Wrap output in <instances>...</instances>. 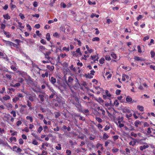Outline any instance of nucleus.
Masks as SVG:
<instances>
[{
  "mask_svg": "<svg viewBox=\"0 0 155 155\" xmlns=\"http://www.w3.org/2000/svg\"><path fill=\"white\" fill-rule=\"evenodd\" d=\"M125 78L128 79L129 77L128 75L124 74L122 75V80L123 81H125L126 80Z\"/></svg>",
  "mask_w": 155,
  "mask_h": 155,
  "instance_id": "1a4fd4ad",
  "label": "nucleus"
},
{
  "mask_svg": "<svg viewBox=\"0 0 155 155\" xmlns=\"http://www.w3.org/2000/svg\"><path fill=\"white\" fill-rule=\"evenodd\" d=\"M42 127L41 126L40 127L38 130V131L39 133H40L42 130Z\"/></svg>",
  "mask_w": 155,
  "mask_h": 155,
  "instance_id": "0e129e2a",
  "label": "nucleus"
},
{
  "mask_svg": "<svg viewBox=\"0 0 155 155\" xmlns=\"http://www.w3.org/2000/svg\"><path fill=\"white\" fill-rule=\"evenodd\" d=\"M53 35L54 37H56V38H59L60 37V35L57 32H55L54 33Z\"/></svg>",
  "mask_w": 155,
  "mask_h": 155,
  "instance_id": "7c9ffc66",
  "label": "nucleus"
},
{
  "mask_svg": "<svg viewBox=\"0 0 155 155\" xmlns=\"http://www.w3.org/2000/svg\"><path fill=\"white\" fill-rule=\"evenodd\" d=\"M60 30L61 31L64 32L65 31V29L63 27H61L60 28Z\"/></svg>",
  "mask_w": 155,
  "mask_h": 155,
  "instance_id": "09e8293b",
  "label": "nucleus"
},
{
  "mask_svg": "<svg viewBox=\"0 0 155 155\" xmlns=\"http://www.w3.org/2000/svg\"><path fill=\"white\" fill-rule=\"evenodd\" d=\"M19 16L20 17V18L22 19H23L25 18L24 15L21 13H20L19 14Z\"/></svg>",
  "mask_w": 155,
  "mask_h": 155,
  "instance_id": "49530a36",
  "label": "nucleus"
},
{
  "mask_svg": "<svg viewBox=\"0 0 155 155\" xmlns=\"http://www.w3.org/2000/svg\"><path fill=\"white\" fill-rule=\"evenodd\" d=\"M54 117L56 118H58L61 116V114L60 112H55L54 113Z\"/></svg>",
  "mask_w": 155,
  "mask_h": 155,
  "instance_id": "9d476101",
  "label": "nucleus"
},
{
  "mask_svg": "<svg viewBox=\"0 0 155 155\" xmlns=\"http://www.w3.org/2000/svg\"><path fill=\"white\" fill-rule=\"evenodd\" d=\"M55 148L58 150H61V145L60 144H58V146L55 147Z\"/></svg>",
  "mask_w": 155,
  "mask_h": 155,
  "instance_id": "c756f323",
  "label": "nucleus"
},
{
  "mask_svg": "<svg viewBox=\"0 0 155 155\" xmlns=\"http://www.w3.org/2000/svg\"><path fill=\"white\" fill-rule=\"evenodd\" d=\"M150 38L149 36L147 35L145 37L143 38V40L145 41L147 40H148Z\"/></svg>",
  "mask_w": 155,
  "mask_h": 155,
  "instance_id": "603ef678",
  "label": "nucleus"
},
{
  "mask_svg": "<svg viewBox=\"0 0 155 155\" xmlns=\"http://www.w3.org/2000/svg\"><path fill=\"white\" fill-rule=\"evenodd\" d=\"M54 101L55 102H57L59 104H60L61 106L65 104V101H64L62 99H61L60 98H58L57 101L55 100Z\"/></svg>",
  "mask_w": 155,
  "mask_h": 155,
  "instance_id": "7ed1b4c3",
  "label": "nucleus"
},
{
  "mask_svg": "<svg viewBox=\"0 0 155 155\" xmlns=\"http://www.w3.org/2000/svg\"><path fill=\"white\" fill-rule=\"evenodd\" d=\"M27 105L28 107L31 106L32 104L31 102H30L29 101H27Z\"/></svg>",
  "mask_w": 155,
  "mask_h": 155,
  "instance_id": "5fc2aeb1",
  "label": "nucleus"
},
{
  "mask_svg": "<svg viewBox=\"0 0 155 155\" xmlns=\"http://www.w3.org/2000/svg\"><path fill=\"white\" fill-rule=\"evenodd\" d=\"M23 131H25L26 132H28L29 131V130L28 128L26 127H25L23 130H22Z\"/></svg>",
  "mask_w": 155,
  "mask_h": 155,
  "instance_id": "338daca9",
  "label": "nucleus"
},
{
  "mask_svg": "<svg viewBox=\"0 0 155 155\" xmlns=\"http://www.w3.org/2000/svg\"><path fill=\"white\" fill-rule=\"evenodd\" d=\"M74 100L75 101L72 102V103L75 105L79 111H82V106L79 103V99L76 96L74 97Z\"/></svg>",
  "mask_w": 155,
  "mask_h": 155,
  "instance_id": "f257e3e1",
  "label": "nucleus"
},
{
  "mask_svg": "<svg viewBox=\"0 0 155 155\" xmlns=\"http://www.w3.org/2000/svg\"><path fill=\"white\" fill-rule=\"evenodd\" d=\"M109 91L108 90H106L105 91V93L106 94V95L107 96V97H110L111 96V95L109 93Z\"/></svg>",
  "mask_w": 155,
  "mask_h": 155,
  "instance_id": "58836bf2",
  "label": "nucleus"
},
{
  "mask_svg": "<svg viewBox=\"0 0 155 155\" xmlns=\"http://www.w3.org/2000/svg\"><path fill=\"white\" fill-rule=\"evenodd\" d=\"M134 124L135 126L136 127H138V125H141V122L139 120H136L135 121L134 123Z\"/></svg>",
  "mask_w": 155,
  "mask_h": 155,
  "instance_id": "4468645a",
  "label": "nucleus"
},
{
  "mask_svg": "<svg viewBox=\"0 0 155 155\" xmlns=\"http://www.w3.org/2000/svg\"><path fill=\"white\" fill-rule=\"evenodd\" d=\"M96 17L97 18H98L99 17L98 15H97L96 14L92 13L91 15V18H93L94 17Z\"/></svg>",
  "mask_w": 155,
  "mask_h": 155,
  "instance_id": "a878e982",
  "label": "nucleus"
},
{
  "mask_svg": "<svg viewBox=\"0 0 155 155\" xmlns=\"http://www.w3.org/2000/svg\"><path fill=\"white\" fill-rule=\"evenodd\" d=\"M137 48H138V51L139 53H141L142 51L141 50V47L140 45H138L137 46Z\"/></svg>",
  "mask_w": 155,
  "mask_h": 155,
  "instance_id": "052dcab7",
  "label": "nucleus"
},
{
  "mask_svg": "<svg viewBox=\"0 0 155 155\" xmlns=\"http://www.w3.org/2000/svg\"><path fill=\"white\" fill-rule=\"evenodd\" d=\"M137 108L141 111H143V107L142 106L138 105Z\"/></svg>",
  "mask_w": 155,
  "mask_h": 155,
  "instance_id": "412c9836",
  "label": "nucleus"
},
{
  "mask_svg": "<svg viewBox=\"0 0 155 155\" xmlns=\"http://www.w3.org/2000/svg\"><path fill=\"white\" fill-rule=\"evenodd\" d=\"M21 124L22 122L21 121L19 120L16 122V125L18 127L19 125H21Z\"/></svg>",
  "mask_w": 155,
  "mask_h": 155,
  "instance_id": "13d9d810",
  "label": "nucleus"
},
{
  "mask_svg": "<svg viewBox=\"0 0 155 155\" xmlns=\"http://www.w3.org/2000/svg\"><path fill=\"white\" fill-rule=\"evenodd\" d=\"M10 97L7 95H5L4 96H3V99L5 101H7L8 100H9L10 99Z\"/></svg>",
  "mask_w": 155,
  "mask_h": 155,
  "instance_id": "f8f14e48",
  "label": "nucleus"
},
{
  "mask_svg": "<svg viewBox=\"0 0 155 155\" xmlns=\"http://www.w3.org/2000/svg\"><path fill=\"white\" fill-rule=\"evenodd\" d=\"M1 28L3 30L6 27L5 25L3 24V23H1Z\"/></svg>",
  "mask_w": 155,
  "mask_h": 155,
  "instance_id": "79ce46f5",
  "label": "nucleus"
},
{
  "mask_svg": "<svg viewBox=\"0 0 155 155\" xmlns=\"http://www.w3.org/2000/svg\"><path fill=\"white\" fill-rule=\"evenodd\" d=\"M50 90L51 91V95L49 96V98H53L54 97H56V95L55 94L56 92H55L53 89H50Z\"/></svg>",
  "mask_w": 155,
  "mask_h": 155,
  "instance_id": "f03ea898",
  "label": "nucleus"
},
{
  "mask_svg": "<svg viewBox=\"0 0 155 155\" xmlns=\"http://www.w3.org/2000/svg\"><path fill=\"white\" fill-rule=\"evenodd\" d=\"M12 77L11 75L8 74H6L4 77V78H7L10 80H11Z\"/></svg>",
  "mask_w": 155,
  "mask_h": 155,
  "instance_id": "6e6552de",
  "label": "nucleus"
},
{
  "mask_svg": "<svg viewBox=\"0 0 155 155\" xmlns=\"http://www.w3.org/2000/svg\"><path fill=\"white\" fill-rule=\"evenodd\" d=\"M54 69V66H52L51 67H50L49 66V70H50L51 71H52Z\"/></svg>",
  "mask_w": 155,
  "mask_h": 155,
  "instance_id": "69168bd1",
  "label": "nucleus"
},
{
  "mask_svg": "<svg viewBox=\"0 0 155 155\" xmlns=\"http://www.w3.org/2000/svg\"><path fill=\"white\" fill-rule=\"evenodd\" d=\"M136 143V142L135 141H131L129 144L130 145H132L133 146H134V145H135Z\"/></svg>",
  "mask_w": 155,
  "mask_h": 155,
  "instance_id": "bb28decb",
  "label": "nucleus"
},
{
  "mask_svg": "<svg viewBox=\"0 0 155 155\" xmlns=\"http://www.w3.org/2000/svg\"><path fill=\"white\" fill-rule=\"evenodd\" d=\"M19 100V98L18 97H15L12 99L13 101L15 103L17 101Z\"/></svg>",
  "mask_w": 155,
  "mask_h": 155,
  "instance_id": "72a5a7b5",
  "label": "nucleus"
},
{
  "mask_svg": "<svg viewBox=\"0 0 155 155\" xmlns=\"http://www.w3.org/2000/svg\"><path fill=\"white\" fill-rule=\"evenodd\" d=\"M9 140L11 142H12L13 141L14 142H16V137H11L10 138Z\"/></svg>",
  "mask_w": 155,
  "mask_h": 155,
  "instance_id": "f3484780",
  "label": "nucleus"
},
{
  "mask_svg": "<svg viewBox=\"0 0 155 155\" xmlns=\"http://www.w3.org/2000/svg\"><path fill=\"white\" fill-rule=\"evenodd\" d=\"M2 58H4L5 60L6 61H8V58L7 56L5 54H4L3 55L2 57Z\"/></svg>",
  "mask_w": 155,
  "mask_h": 155,
  "instance_id": "393cba45",
  "label": "nucleus"
},
{
  "mask_svg": "<svg viewBox=\"0 0 155 155\" xmlns=\"http://www.w3.org/2000/svg\"><path fill=\"white\" fill-rule=\"evenodd\" d=\"M119 150V149L117 148H114L112 149V151L114 153H116L118 152Z\"/></svg>",
  "mask_w": 155,
  "mask_h": 155,
  "instance_id": "8fccbe9b",
  "label": "nucleus"
},
{
  "mask_svg": "<svg viewBox=\"0 0 155 155\" xmlns=\"http://www.w3.org/2000/svg\"><path fill=\"white\" fill-rule=\"evenodd\" d=\"M130 135L131 136H133L134 137H137V134L135 133H134V132H132L131 133V134H130Z\"/></svg>",
  "mask_w": 155,
  "mask_h": 155,
  "instance_id": "bf43d9fd",
  "label": "nucleus"
},
{
  "mask_svg": "<svg viewBox=\"0 0 155 155\" xmlns=\"http://www.w3.org/2000/svg\"><path fill=\"white\" fill-rule=\"evenodd\" d=\"M143 18V16L141 15H139L137 17V21H139V20H140L142 18Z\"/></svg>",
  "mask_w": 155,
  "mask_h": 155,
  "instance_id": "de8ad7c7",
  "label": "nucleus"
},
{
  "mask_svg": "<svg viewBox=\"0 0 155 155\" xmlns=\"http://www.w3.org/2000/svg\"><path fill=\"white\" fill-rule=\"evenodd\" d=\"M119 102L118 101L116 100H115L114 103V104L116 106H118L119 105Z\"/></svg>",
  "mask_w": 155,
  "mask_h": 155,
  "instance_id": "f704fd0d",
  "label": "nucleus"
},
{
  "mask_svg": "<svg viewBox=\"0 0 155 155\" xmlns=\"http://www.w3.org/2000/svg\"><path fill=\"white\" fill-rule=\"evenodd\" d=\"M149 146L148 145H144L143 146H141L140 147V149L141 150H143V149H145L149 147Z\"/></svg>",
  "mask_w": 155,
  "mask_h": 155,
  "instance_id": "9b49d317",
  "label": "nucleus"
},
{
  "mask_svg": "<svg viewBox=\"0 0 155 155\" xmlns=\"http://www.w3.org/2000/svg\"><path fill=\"white\" fill-rule=\"evenodd\" d=\"M26 118L27 120H29L30 122L33 121V118L31 116H27L26 117Z\"/></svg>",
  "mask_w": 155,
  "mask_h": 155,
  "instance_id": "2f4dec72",
  "label": "nucleus"
},
{
  "mask_svg": "<svg viewBox=\"0 0 155 155\" xmlns=\"http://www.w3.org/2000/svg\"><path fill=\"white\" fill-rule=\"evenodd\" d=\"M123 112L124 113H126V112H127V113H130V110L129 109H125L124 110H123Z\"/></svg>",
  "mask_w": 155,
  "mask_h": 155,
  "instance_id": "4d7b16f0",
  "label": "nucleus"
},
{
  "mask_svg": "<svg viewBox=\"0 0 155 155\" xmlns=\"http://www.w3.org/2000/svg\"><path fill=\"white\" fill-rule=\"evenodd\" d=\"M18 72L19 74L21 75L22 77H24L27 74L26 73L22 71H19Z\"/></svg>",
  "mask_w": 155,
  "mask_h": 155,
  "instance_id": "6ab92c4d",
  "label": "nucleus"
},
{
  "mask_svg": "<svg viewBox=\"0 0 155 155\" xmlns=\"http://www.w3.org/2000/svg\"><path fill=\"white\" fill-rule=\"evenodd\" d=\"M85 76L86 78H88L90 79L92 78H93V77L90 74H85Z\"/></svg>",
  "mask_w": 155,
  "mask_h": 155,
  "instance_id": "5701e85b",
  "label": "nucleus"
},
{
  "mask_svg": "<svg viewBox=\"0 0 155 155\" xmlns=\"http://www.w3.org/2000/svg\"><path fill=\"white\" fill-rule=\"evenodd\" d=\"M121 91L120 90H117L115 92L116 94L117 95H119L120 94Z\"/></svg>",
  "mask_w": 155,
  "mask_h": 155,
  "instance_id": "a18cd8bd",
  "label": "nucleus"
},
{
  "mask_svg": "<svg viewBox=\"0 0 155 155\" xmlns=\"http://www.w3.org/2000/svg\"><path fill=\"white\" fill-rule=\"evenodd\" d=\"M5 43L6 44L7 46H14L15 44L12 42L9 41L4 40Z\"/></svg>",
  "mask_w": 155,
  "mask_h": 155,
  "instance_id": "39448f33",
  "label": "nucleus"
},
{
  "mask_svg": "<svg viewBox=\"0 0 155 155\" xmlns=\"http://www.w3.org/2000/svg\"><path fill=\"white\" fill-rule=\"evenodd\" d=\"M49 80H50L51 82L53 84H54L56 81L55 78H54L53 77H51V80L49 79Z\"/></svg>",
  "mask_w": 155,
  "mask_h": 155,
  "instance_id": "2eb2a0df",
  "label": "nucleus"
},
{
  "mask_svg": "<svg viewBox=\"0 0 155 155\" xmlns=\"http://www.w3.org/2000/svg\"><path fill=\"white\" fill-rule=\"evenodd\" d=\"M35 96L36 95L35 94L32 95L31 94H29L28 95V99L31 101H33L34 100L35 98H36Z\"/></svg>",
  "mask_w": 155,
  "mask_h": 155,
  "instance_id": "20e7f679",
  "label": "nucleus"
},
{
  "mask_svg": "<svg viewBox=\"0 0 155 155\" xmlns=\"http://www.w3.org/2000/svg\"><path fill=\"white\" fill-rule=\"evenodd\" d=\"M105 61L104 59L102 58H101L100 60H99V62L101 64H103L104 62V61Z\"/></svg>",
  "mask_w": 155,
  "mask_h": 155,
  "instance_id": "c9c22d12",
  "label": "nucleus"
},
{
  "mask_svg": "<svg viewBox=\"0 0 155 155\" xmlns=\"http://www.w3.org/2000/svg\"><path fill=\"white\" fill-rule=\"evenodd\" d=\"M48 144H47V143H43V144H42V145L41 146L42 148H41V150L44 149H45L46 148H44L45 146H46V147H48Z\"/></svg>",
  "mask_w": 155,
  "mask_h": 155,
  "instance_id": "473e14b6",
  "label": "nucleus"
},
{
  "mask_svg": "<svg viewBox=\"0 0 155 155\" xmlns=\"http://www.w3.org/2000/svg\"><path fill=\"white\" fill-rule=\"evenodd\" d=\"M96 100L99 103H101L104 102V101L102 99L101 97H99L98 98H96Z\"/></svg>",
  "mask_w": 155,
  "mask_h": 155,
  "instance_id": "ddd939ff",
  "label": "nucleus"
},
{
  "mask_svg": "<svg viewBox=\"0 0 155 155\" xmlns=\"http://www.w3.org/2000/svg\"><path fill=\"white\" fill-rule=\"evenodd\" d=\"M33 6L35 7H36L38 6V3L36 2H35L33 4Z\"/></svg>",
  "mask_w": 155,
  "mask_h": 155,
  "instance_id": "774afa93",
  "label": "nucleus"
},
{
  "mask_svg": "<svg viewBox=\"0 0 155 155\" xmlns=\"http://www.w3.org/2000/svg\"><path fill=\"white\" fill-rule=\"evenodd\" d=\"M36 33L37 35H38L39 37H40L41 36V33H40V31H36Z\"/></svg>",
  "mask_w": 155,
  "mask_h": 155,
  "instance_id": "6e6d98bb",
  "label": "nucleus"
},
{
  "mask_svg": "<svg viewBox=\"0 0 155 155\" xmlns=\"http://www.w3.org/2000/svg\"><path fill=\"white\" fill-rule=\"evenodd\" d=\"M150 54L151 55V57L152 58H153L155 56V53L153 51H151L150 52Z\"/></svg>",
  "mask_w": 155,
  "mask_h": 155,
  "instance_id": "864d4df0",
  "label": "nucleus"
},
{
  "mask_svg": "<svg viewBox=\"0 0 155 155\" xmlns=\"http://www.w3.org/2000/svg\"><path fill=\"white\" fill-rule=\"evenodd\" d=\"M18 79V82L21 83L23 82L24 81V79L22 78H19Z\"/></svg>",
  "mask_w": 155,
  "mask_h": 155,
  "instance_id": "3c124183",
  "label": "nucleus"
},
{
  "mask_svg": "<svg viewBox=\"0 0 155 155\" xmlns=\"http://www.w3.org/2000/svg\"><path fill=\"white\" fill-rule=\"evenodd\" d=\"M108 137L109 136L107 135V134L105 133H104L103 135V139L105 140H106L108 138Z\"/></svg>",
  "mask_w": 155,
  "mask_h": 155,
  "instance_id": "a211bd4d",
  "label": "nucleus"
},
{
  "mask_svg": "<svg viewBox=\"0 0 155 155\" xmlns=\"http://www.w3.org/2000/svg\"><path fill=\"white\" fill-rule=\"evenodd\" d=\"M55 102V103H52V104L53 105H54L55 106L58 107H60L61 106L60 104H59L57 102Z\"/></svg>",
  "mask_w": 155,
  "mask_h": 155,
  "instance_id": "b1692460",
  "label": "nucleus"
},
{
  "mask_svg": "<svg viewBox=\"0 0 155 155\" xmlns=\"http://www.w3.org/2000/svg\"><path fill=\"white\" fill-rule=\"evenodd\" d=\"M100 40V38L97 37H95L93 38L92 41H99Z\"/></svg>",
  "mask_w": 155,
  "mask_h": 155,
  "instance_id": "4c0bfd02",
  "label": "nucleus"
},
{
  "mask_svg": "<svg viewBox=\"0 0 155 155\" xmlns=\"http://www.w3.org/2000/svg\"><path fill=\"white\" fill-rule=\"evenodd\" d=\"M5 87H3L2 88V90L1 91H0V93L2 94H3L5 91Z\"/></svg>",
  "mask_w": 155,
  "mask_h": 155,
  "instance_id": "e2e57ef3",
  "label": "nucleus"
},
{
  "mask_svg": "<svg viewBox=\"0 0 155 155\" xmlns=\"http://www.w3.org/2000/svg\"><path fill=\"white\" fill-rule=\"evenodd\" d=\"M105 58L106 60L110 61L111 60V58L109 55H106L105 56Z\"/></svg>",
  "mask_w": 155,
  "mask_h": 155,
  "instance_id": "ea45409f",
  "label": "nucleus"
},
{
  "mask_svg": "<svg viewBox=\"0 0 155 155\" xmlns=\"http://www.w3.org/2000/svg\"><path fill=\"white\" fill-rule=\"evenodd\" d=\"M73 81V79L71 76L68 77V81H67L66 79H65V82L68 85H69L68 83L71 82Z\"/></svg>",
  "mask_w": 155,
  "mask_h": 155,
  "instance_id": "423d86ee",
  "label": "nucleus"
},
{
  "mask_svg": "<svg viewBox=\"0 0 155 155\" xmlns=\"http://www.w3.org/2000/svg\"><path fill=\"white\" fill-rule=\"evenodd\" d=\"M39 97L40 98L41 100L42 101H44V96L43 94H39Z\"/></svg>",
  "mask_w": 155,
  "mask_h": 155,
  "instance_id": "c85d7f7f",
  "label": "nucleus"
},
{
  "mask_svg": "<svg viewBox=\"0 0 155 155\" xmlns=\"http://www.w3.org/2000/svg\"><path fill=\"white\" fill-rule=\"evenodd\" d=\"M4 18L6 20H8L10 18V16L8 15V14L3 15Z\"/></svg>",
  "mask_w": 155,
  "mask_h": 155,
  "instance_id": "dca6fc26",
  "label": "nucleus"
},
{
  "mask_svg": "<svg viewBox=\"0 0 155 155\" xmlns=\"http://www.w3.org/2000/svg\"><path fill=\"white\" fill-rule=\"evenodd\" d=\"M48 72H46L45 74H42L41 75L43 78H45V76L47 77L48 76Z\"/></svg>",
  "mask_w": 155,
  "mask_h": 155,
  "instance_id": "c03bdc74",
  "label": "nucleus"
},
{
  "mask_svg": "<svg viewBox=\"0 0 155 155\" xmlns=\"http://www.w3.org/2000/svg\"><path fill=\"white\" fill-rule=\"evenodd\" d=\"M134 58L135 60L138 61H142L143 60V59L137 56H135Z\"/></svg>",
  "mask_w": 155,
  "mask_h": 155,
  "instance_id": "4be33fe9",
  "label": "nucleus"
},
{
  "mask_svg": "<svg viewBox=\"0 0 155 155\" xmlns=\"http://www.w3.org/2000/svg\"><path fill=\"white\" fill-rule=\"evenodd\" d=\"M111 55L114 59H116L117 56L114 53V52H112L111 54Z\"/></svg>",
  "mask_w": 155,
  "mask_h": 155,
  "instance_id": "cd10ccee",
  "label": "nucleus"
},
{
  "mask_svg": "<svg viewBox=\"0 0 155 155\" xmlns=\"http://www.w3.org/2000/svg\"><path fill=\"white\" fill-rule=\"evenodd\" d=\"M126 101L129 103H132V98L129 96H127V97L126 98Z\"/></svg>",
  "mask_w": 155,
  "mask_h": 155,
  "instance_id": "0eeeda50",
  "label": "nucleus"
},
{
  "mask_svg": "<svg viewBox=\"0 0 155 155\" xmlns=\"http://www.w3.org/2000/svg\"><path fill=\"white\" fill-rule=\"evenodd\" d=\"M96 120L99 123H101L102 122V120L100 117H96Z\"/></svg>",
  "mask_w": 155,
  "mask_h": 155,
  "instance_id": "e433bc0d",
  "label": "nucleus"
},
{
  "mask_svg": "<svg viewBox=\"0 0 155 155\" xmlns=\"http://www.w3.org/2000/svg\"><path fill=\"white\" fill-rule=\"evenodd\" d=\"M32 143L33 144L35 145H37L38 144V142L35 140H33Z\"/></svg>",
  "mask_w": 155,
  "mask_h": 155,
  "instance_id": "a19ab883",
  "label": "nucleus"
},
{
  "mask_svg": "<svg viewBox=\"0 0 155 155\" xmlns=\"http://www.w3.org/2000/svg\"><path fill=\"white\" fill-rule=\"evenodd\" d=\"M66 153L68 154L67 155H70L71 154V151L70 150H67L66 151Z\"/></svg>",
  "mask_w": 155,
  "mask_h": 155,
  "instance_id": "680f3d73",
  "label": "nucleus"
},
{
  "mask_svg": "<svg viewBox=\"0 0 155 155\" xmlns=\"http://www.w3.org/2000/svg\"><path fill=\"white\" fill-rule=\"evenodd\" d=\"M3 32L4 33V34L6 35V36L7 38H10V35L9 33V32H7L5 31L4 30H3Z\"/></svg>",
  "mask_w": 155,
  "mask_h": 155,
  "instance_id": "aec40b11",
  "label": "nucleus"
},
{
  "mask_svg": "<svg viewBox=\"0 0 155 155\" xmlns=\"http://www.w3.org/2000/svg\"><path fill=\"white\" fill-rule=\"evenodd\" d=\"M10 113L11 114H12L13 115V116L14 117H16V114L15 112V111L12 110L11 112Z\"/></svg>",
  "mask_w": 155,
  "mask_h": 155,
  "instance_id": "37998d69",
  "label": "nucleus"
}]
</instances>
